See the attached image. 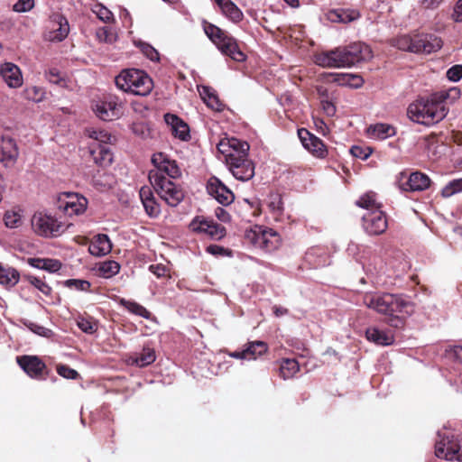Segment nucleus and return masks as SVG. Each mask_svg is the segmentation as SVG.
Returning a JSON list of instances; mask_svg holds the SVG:
<instances>
[{"label":"nucleus","mask_w":462,"mask_h":462,"mask_svg":"<svg viewBox=\"0 0 462 462\" xmlns=\"http://www.w3.org/2000/svg\"><path fill=\"white\" fill-rule=\"evenodd\" d=\"M364 304L383 317L391 327L400 328L406 318L413 312L412 303L402 294L367 293L363 299Z\"/></svg>","instance_id":"1"},{"label":"nucleus","mask_w":462,"mask_h":462,"mask_svg":"<svg viewBox=\"0 0 462 462\" xmlns=\"http://www.w3.org/2000/svg\"><path fill=\"white\" fill-rule=\"evenodd\" d=\"M459 94L457 88H450L433 93L430 98L418 99L409 105L407 116L420 125L427 126L435 125L444 119L448 114V108L444 103L449 98L456 99Z\"/></svg>","instance_id":"2"},{"label":"nucleus","mask_w":462,"mask_h":462,"mask_svg":"<svg viewBox=\"0 0 462 462\" xmlns=\"http://www.w3.org/2000/svg\"><path fill=\"white\" fill-rule=\"evenodd\" d=\"M372 58L370 47L363 42H354L315 55V63L323 68H346Z\"/></svg>","instance_id":"3"},{"label":"nucleus","mask_w":462,"mask_h":462,"mask_svg":"<svg viewBox=\"0 0 462 462\" xmlns=\"http://www.w3.org/2000/svg\"><path fill=\"white\" fill-rule=\"evenodd\" d=\"M116 87L137 96H147L153 88L152 79L147 73L136 69H126L116 77Z\"/></svg>","instance_id":"4"},{"label":"nucleus","mask_w":462,"mask_h":462,"mask_svg":"<svg viewBox=\"0 0 462 462\" xmlns=\"http://www.w3.org/2000/svg\"><path fill=\"white\" fill-rule=\"evenodd\" d=\"M202 27L205 34L224 55L229 56L236 61H243L245 55L239 49L235 38L218 26L203 20Z\"/></svg>","instance_id":"5"},{"label":"nucleus","mask_w":462,"mask_h":462,"mask_svg":"<svg viewBox=\"0 0 462 462\" xmlns=\"http://www.w3.org/2000/svg\"><path fill=\"white\" fill-rule=\"evenodd\" d=\"M398 49L414 53H431L442 46L439 37L433 34H420L413 37L402 35L397 39Z\"/></svg>","instance_id":"6"},{"label":"nucleus","mask_w":462,"mask_h":462,"mask_svg":"<svg viewBox=\"0 0 462 462\" xmlns=\"http://www.w3.org/2000/svg\"><path fill=\"white\" fill-rule=\"evenodd\" d=\"M159 172H149L148 178L155 191L169 206H178L184 198L182 189L166 176Z\"/></svg>","instance_id":"7"},{"label":"nucleus","mask_w":462,"mask_h":462,"mask_svg":"<svg viewBox=\"0 0 462 462\" xmlns=\"http://www.w3.org/2000/svg\"><path fill=\"white\" fill-rule=\"evenodd\" d=\"M245 239L255 247L265 252L276 250L281 244L280 236L277 232L271 228L263 229L261 226H255L253 229L246 230Z\"/></svg>","instance_id":"8"},{"label":"nucleus","mask_w":462,"mask_h":462,"mask_svg":"<svg viewBox=\"0 0 462 462\" xmlns=\"http://www.w3.org/2000/svg\"><path fill=\"white\" fill-rule=\"evenodd\" d=\"M32 226L35 233L45 237L58 236L66 229L64 224L42 212L32 216Z\"/></svg>","instance_id":"9"},{"label":"nucleus","mask_w":462,"mask_h":462,"mask_svg":"<svg viewBox=\"0 0 462 462\" xmlns=\"http://www.w3.org/2000/svg\"><path fill=\"white\" fill-rule=\"evenodd\" d=\"M123 104L117 97L109 96L93 105L95 115L103 121H113L123 114Z\"/></svg>","instance_id":"10"},{"label":"nucleus","mask_w":462,"mask_h":462,"mask_svg":"<svg viewBox=\"0 0 462 462\" xmlns=\"http://www.w3.org/2000/svg\"><path fill=\"white\" fill-rule=\"evenodd\" d=\"M87 206V199L78 193L63 192L57 199L58 209L69 217L84 213Z\"/></svg>","instance_id":"11"},{"label":"nucleus","mask_w":462,"mask_h":462,"mask_svg":"<svg viewBox=\"0 0 462 462\" xmlns=\"http://www.w3.org/2000/svg\"><path fill=\"white\" fill-rule=\"evenodd\" d=\"M227 165L233 176L242 181H247L254 176V164L248 156L230 155Z\"/></svg>","instance_id":"12"},{"label":"nucleus","mask_w":462,"mask_h":462,"mask_svg":"<svg viewBox=\"0 0 462 462\" xmlns=\"http://www.w3.org/2000/svg\"><path fill=\"white\" fill-rule=\"evenodd\" d=\"M362 222L365 232L369 236L382 235L388 227L386 216L382 210H372L366 212L362 217Z\"/></svg>","instance_id":"13"},{"label":"nucleus","mask_w":462,"mask_h":462,"mask_svg":"<svg viewBox=\"0 0 462 462\" xmlns=\"http://www.w3.org/2000/svg\"><path fill=\"white\" fill-rule=\"evenodd\" d=\"M190 228L198 233H203L215 240H220L226 236V228L212 219L197 217L190 223Z\"/></svg>","instance_id":"14"},{"label":"nucleus","mask_w":462,"mask_h":462,"mask_svg":"<svg viewBox=\"0 0 462 462\" xmlns=\"http://www.w3.org/2000/svg\"><path fill=\"white\" fill-rule=\"evenodd\" d=\"M298 136L303 147L314 157L319 159H324L327 157L328 149L321 139L311 134L306 128L299 129Z\"/></svg>","instance_id":"15"},{"label":"nucleus","mask_w":462,"mask_h":462,"mask_svg":"<svg viewBox=\"0 0 462 462\" xmlns=\"http://www.w3.org/2000/svg\"><path fill=\"white\" fill-rule=\"evenodd\" d=\"M17 363L20 367L32 379H45L47 375V367L36 356H22L17 357Z\"/></svg>","instance_id":"16"},{"label":"nucleus","mask_w":462,"mask_h":462,"mask_svg":"<svg viewBox=\"0 0 462 462\" xmlns=\"http://www.w3.org/2000/svg\"><path fill=\"white\" fill-rule=\"evenodd\" d=\"M152 163L155 169L151 170L149 172L157 171L159 172V175H166V177L170 180L175 179L180 175V171L176 162L171 160L168 155L163 152L154 153L152 157Z\"/></svg>","instance_id":"17"},{"label":"nucleus","mask_w":462,"mask_h":462,"mask_svg":"<svg viewBox=\"0 0 462 462\" xmlns=\"http://www.w3.org/2000/svg\"><path fill=\"white\" fill-rule=\"evenodd\" d=\"M152 163L155 169L151 170L149 172L157 171L159 172V175H166V177L170 180L175 179L180 175V171L176 162L171 160L168 155L163 152L154 153L152 157Z\"/></svg>","instance_id":"18"},{"label":"nucleus","mask_w":462,"mask_h":462,"mask_svg":"<svg viewBox=\"0 0 462 462\" xmlns=\"http://www.w3.org/2000/svg\"><path fill=\"white\" fill-rule=\"evenodd\" d=\"M152 163L155 169L151 170L149 172L157 171L159 172V175H166V177L170 180L175 179L180 175V171L176 162L171 160L168 155L163 152L154 153L152 157Z\"/></svg>","instance_id":"19"},{"label":"nucleus","mask_w":462,"mask_h":462,"mask_svg":"<svg viewBox=\"0 0 462 462\" xmlns=\"http://www.w3.org/2000/svg\"><path fill=\"white\" fill-rule=\"evenodd\" d=\"M460 448V445L457 440L447 438L437 442L435 454L439 458L461 461L462 452Z\"/></svg>","instance_id":"20"},{"label":"nucleus","mask_w":462,"mask_h":462,"mask_svg":"<svg viewBox=\"0 0 462 462\" xmlns=\"http://www.w3.org/2000/svg\"><path fill=\"white\" fill-rule=\"evenodd\" d=\"M208 192L214 197L218 203L227 206L234 201V193L216 177H211L207 185Z\"/></svg>","instance_id":"21"},{"label":"nucleus","mask_w":462,"mask_h":462,"mask_svg":"<svg viewBox=\"0 0 462 462\" xmlns=\"http://www.w3.org/2000/svg\"><path fill=\"white\" fill-rule=\"evenodd\" d=\"M51 29L49 38L51 41L61 42L69 32V25L66 17L60 14H53L51 16Z\"/></svg>","instance_id":"22"},{"label":"nucleus","mask_w":462,"mask_h":462,"mask_svg":"<svg viewBox=\"0 0 462 462\" xmlns=\"http://www.w3.org/2000/svg\"><path fill=\"white\" fill-rule=\"evenodd\" d=\"M0 75L10 88H19L23 84V76L19 67L12 62H5L0 66Z\"/></svg>","instance_id":"23"},{"label":"nucleus","mask_w":462,"mask_h":462,"mask_svg":"<svg viewBox=\"0 0 462 462\" xmlns=\"http://www.w3.org/2000/svg\"><path fill=\"white\" fill-rule=\"evenodd\" d=\"M164 120L175 137L181 141H188L189 139V126L181 118L173 114H166Z\"/></svg>","instance_id":"24"},{"label":"nucleus","mask_w":462,"mask_h":462,"mask_svg":"<svg viewBox=\"0 0 462 462\" xmlns=\"http://www.w3.org/2000/svg\"><path fill=\"white\" fill-rule=\"evenodd\" d=\"M430 185V180L428 175L416 171L410 174L408 180L402 187L406 191H421L428 189Z\"/></svg>","instance_id":"25"},{"label":"nucleus","mask_w":462,"mask_h":462,"mask_svg":"<svg viewBox=\"0 0 462 462\" xmlns=\"http://www.w3.org/2000/svg\"><path fill=\"white\" fill-rule=\"evenodd\" d=\"M89 150L94 162L99 166L106 167L112 163L113 153L108 144L97 143V147L95 144H90Z\"/></svg>","instance_id":"26"},{"label":"nucleus","mask_w":462,"mask_h":462,"mask_svg":"<svg viewBox=\"0 0 462 462\" xmlns=\"http://www.w3.org/2000/svg\"><path fill=\"white\" fill-rule=\"evenodd\" d=\"M139 195L147 215L151 217H158L161 212L160 205L156 202L151 189L149 187L141 188Z\"/></svg>","instance_id":"27"},{"label":"nucleus","mask_w":462,"mask_h":462,"mask_svg":"<svg viewBox=\"0 0 462 462\" xmlns=\"http://www.w3.org/2000/svg\"><path fill=\"white\" fill-rule=\"evenodd\" d=\"M112 244L107 235L99 234L89 245V253L96 256H102L109 254Z\"/></svg>","instance_id":"28"},{"label":"nucleus","mask_w":462,"mask_h":462,"mask_svg":"<svg viewBox=\"0 0 462 462\" xmlns=\"http://www.w3.org/2000/svg\"><path fill=\"white\" fill-rule=\"evenodd\" d=\"M218 5L221 13L234 23H238L243 19L242 11L231 0H214Z\"/></svg>","instance_id":"29"},{"label":"nucleus","mask_w":462,"mask_h":462,"mask_svg":"<svg viewBox=\"0 0 462 462\" xmlns=\"http://www.w3.org/2000/svg\"><path fill=\"white\" fill-rule=\"evenodd\" d=\"M367 134L370 138L376 140H385L391 136L395 135L396 131L395 128L389 124L378 123L370 125L367 129Z\"/></svg>","instance_id":"30"},{"label":"nucleus","mask_w":462,"mask_h":462,"mask_svg":"<svg viewBox=\"0 0 462 462\" xmlns=\"http://www.w3.org/2000/svg\"><path fill=\"white\" fill-rule=\"evenodd\" d=\"M359 17V12L355 9L333 10L328 14V19L332 23H347L357 20Z\"/></svg>","instance_id":"31"},{"label":"nucleus","mask_w":462,"mask_h":462,"mask_svg":"<svg viewBox=\"0 0 462 462\" xmlns=\"http://www.w3.org/2000/svg\"><path fill=\"white\" fill-rule=\"evenodd\" d=\"M27 263L34 268L45 270L50 273L58 272L61 268V263L51 258H28Z\"/></svg>","instance_id":"32"},{"label":"nucleus","mask_w":462,"mask_h":462,"mask_svg":"<svg viewBox=\"0 0 462 462\" xmlns=\"http://www.w3.org/2000/svg\"><path fill=\"white\" fill-rule=\"evenodd\" d=\"M369 341H373L377 345L390 346L393 343V336L390 332L380 330L375 328H368L365 332Z\"/></svg>","instance_id":"33"},{"label":"nucleus","mask_w":462,"mask_h":462,"mask_svg":"<svg viewBox=\"0 0 462 462\" xmlns=\"http://www.w3.org/2000/svg\"><path fill=\"white\" fill-rule=\"evenodd\" d=\"M268 350V346L263 341H253L247 344V346L245 348V357L246 359H256L258 356H263Z\"/></svg>","instance_id":"34"},{"label":"nucleus","mask_w":462,"mask_h":462,"mask_svg":"<svg viewBox=\"0 0 462 462\" xmlns=\"http://www.w3.org/2000/svg\"><path fill=\"white\" fill-rule=\"evenodd\" d=\"M20 274L17 270L11 267H4L0 263V283L5 286H14L18 283Z\"/></svg>","instance_id":"35"},{"label":"nucleus","mask_w":462,"mask_h":462,"mask_svg":"<svg viewBox=\"0 0 462 462\" xmlns=\"http://www.w3.org/2000/svg\"><path fill=\"white\" fill-rule=\"evenodd\" d=\"M356 206L365 208L368 211L381 210V204L377 201L376 194L374 192H368L364 194L356 202Z\"/></svg>","instance_id":"36"},{"label":"nucleus","mask_w":462,"mask_h":462,"mask_svg":"<svg viewBox=\"0 0 462 462\" xmlns=\"http://www.w3.org/2000/svg\"><path fill=\"white\" fill-rule=\"evenodd\" d=\"M227 144L231 147V153H228V159L230 155L248 156L250 146L246 142L232 137L228 138Z\"/></svg>","instance_id":"37"},{"label":"nucleus","mask_w":462,"mask_h":462,"mask_svg":"<svg viewBox=\"0 0 462 462\" xmlns=\"http://www.w3.org/2000/svg\"><path fill=\"white\" fill-rule=\"evenodd\" d=\"M87 132L89 138L93 139L90 144H95L96 147H97V143L109 144L111 143L112 136L106 130L88 129Z\"/></svg>","instance_id":"38"},{"label":"nucleus","mask_w":462,"mask_h":462,"mask_svg":"<svg viewBox=\"0 0 462 462\" xmlns=\"http://www.w3.org/2000/svg\"><path fill=\"white\" fill-rule=\"evenodd\" d=\"M299 364L295 359H285L280 366V374L283 379L291 378L299 371Z\"/></svg>","instance_id":"39"},{"label":"nucleus","mask_w":462,"mask_h":462,"mask_svg":"<svg viewBox=\"0 0 462 462\" xmlns=\"http://www.w3.org/2000/svg\"><path fill=\"white\" fill-rule=\"evenodd\" d=\"M121 305H123L128 311L134 315L140 316L146 319L151 318L150 311H148L143 306L137 302L121 300Z\"/></svg>","instance_id":"40"},{"label":"nucleus","mask_w":462,"mask_h":462,"mask_svg":"<svg viewBox=\"0 0 462 462\" xmlns=\"http://www.w3.org/2000/svg\"><path fill=\"white\" fill-rule=\"evenodd\" d=\"M120 271V265L116 261H106L99 264V275L104 278H110L117 274Z\"/></svg>","instance_id":"41"},{"label":"nucleus","mask_w":462,"mask_h":462,"mask_svg":"<svg viewBox=\"0 0 462 462\" xmlns=\"http://www.w3.org/2000/svg\"><path fill=\"white\" fill-rule=\"evenodd\" d=\"M199 93L209 107L217 111L220 110L221 104L218 100V97L209 87H202V90L199 91Z\"/></svg>","instance_id":"42"},{"label":"nucleus","mask_w":462,"mask_h":462,"mask_svg":"<svg viewBox=\"0 0 462 462\" xmlns=\"http://www.w3.org/2000/svg\"><path fill=\"white\" fill-rule=\"evenodd\" d=\"M156 359L155 352L153 349L145 347L143 352L135 358V364L140 367H144L151 365Z\"/></svg>","instance_id":"43"},{"label":"nucleus","mask_w":462,"mask_h":462,"mask_svg":"<svg viewBox=\"0 0 462 462\" xmlns=\"http://www.w3.org/2000/svg\"><path fill=\"white\" fill-rule=\"evenodd\" d=\"M26 279L32 286L38 289L42 293H43L46 296L51 295L52 289L42 279L32 275L26 276Z\"/></svg>","instance_id":"44"},{"label":"nucleus","mask_w":462,"mask_h":462,"mask_svg":"<svg viewBox=\"0 0 462 462\" xmlns=\"http://www.w3.org/2000/svg\"><path fill=\"white\" fill-rule=\"evenodd\" d=\"M462 191V178L453 180L452 181L448 182L441 191V194L445 198L451 197L455 193L461 192Z\"/></svg>","instance_id":"45"},{"label":"nucleus","mask_w":462,"mask_h":462,"mask_svg":"<svg viewBox=\"0 0 462 462\" xmlns=\"http://www.w3.org/2000/svg\"><path fill=\"white\" fill-rule=\"evenodd\" d=\"M4 221L8 228H16L22 225L21 215L14 211H7L4 216Z\"/></svg>","instance_id":"46"},{"label":"nucleus","mask_w":462,"mask_h":462,"mask_svg":"<svg viewBox=\"0 0 462 462\" xmlns=\"http://www.w3.org/2000/svg\"><path fill=\"white\" fill-rule=\"evenodd\" d=\"M93 12L97 14L98 19L104 23H111L114 20L112 12L103 5H96Z\"/></svg>","instance_id":"47"},{"label":"nucleus","mask_w":462,"mask_h":462,"mask_svg":"<svg viewBox=\"0 0 462 462\" xmlns=\"http://www.w3.org/2000/svg\"><path fill=\"white\" fill-rule=\"evenodd\" d=\"M64 285L70 289H75L77 291H87L90 288L89 282L86 280L80 279H69L64 282Z\"/></svg>","instance_id":"48"},{"label":"nucleus","mask_w":462,"mask_h":462,"mask_svg":"<svg viewBox=\"0 0 462 462\" xmlns=\"http://www.w3.org/2000/svg\"><path fill=\"white\" fill-rule=\"evenodd\" d=\"M78 327L85 333L93 334L97 331V323L92 319L79 318L77 321Z\"/></svg>","instance_id":"49"},{"label":"nucleus","mask_w":462,"mask_h":462,"mask_svg":"<svg viewBox=\"0 0 462 462\" xmlns=\"http://www.w3.org/2000/svg\"><path fill=\"white\" fill-rule=\"evenodd\" d=\"M140 49L142 52L152 61H158L160 60L159 52L149 43L141 42Z\"/></svg>","instance_id":"50"},{"label":"nucleus","mask_w":462,"mask_h":462,"mask_svg":"<svg viewBox=\"0 0 462 462\" xmlns=\"http://www.w3.org/2000/svg\"><path fill=\"white\" fill-rule=\"evenodd\" d=\"M25 97L34 102H41L44 97V92L41 88L31 87L25 89Z\"/></svg>","instance_id":"51"},{"label":"nucleus","mask_w":462,"mask_h":462,"mask_svg":"<svg viewBox=\"0 0 462 462\" xmlns=\"http://www.w3.org/2000/svg\"><path fill=\"white\" fill-rule=\"evenodd\" d=\"M350 152L354 157L366 160L371 154V150L368 147L364 148L359 145H353L350 149Z\"/></svg>","instance_id":"52"},{"label":"nucleus","mask_w":462,"mask_h":462,"mask_svg":"<svg viewBox=\"0 0 462 462\" xmlns=\"http://www.w3.org/2000/svg\"><path fill=\"white\" fill-rule=\"evenodd\" d=\"M58 374L67 379H76L79 376V373L65 365H59L57 366Z\"/></svg>","instance_id":"53"},{"label":"nucleus","mask_w":462,"mask_h":462,"mask_svg":"<svg viewBox=\"0 0 462 462\" xmlns=\"http://www.w3.org/2000/svg\"><path fill=\"white\" fill-rule=\"evenodd\" d=\"M33 6L34 0H18L13 9L17 13H24L30 11Z\"/></svg>","instance_id":"54"},{"label":"nucleus","mask_w":462,"mask_h":462,"mask_svg":"<svg viewBox=\"0 0 462 462\" xmlns=\"http://www.w3.org/2000/svg\"><path fill=\"white\" fill-rule=\"evenodd\" d=\"M447 78L453 81L457 82L462 79V65H454L447 71Z\"/></svg>","instance_id":"55"},{"label":"nucleus","mask_w":462,"mask_h":462,"mask_svg":"<svg viewBox=\"0 0 462 462\" xmlns=\"http://www.w3.org/2000/svg\"><path fill=\"white\" fill-rule=\"evenodd\" d=\"M25 325L31 331L39 336L49 337L50 334L51 333V331L49 328L33 322H28L25 323Z\"/></svg>","instance_id":"56"},{"label":"nucleus","mask_w":462,"mask_h":462,"mask_svg":"<svg viewBox=\"0 0 462 462\" xmlns=\"http://www.w3.org/2000/svg\"><path fill=\"white\" fill-rule=\"evenodd\" d=\"M328 77L330 80L341 86H348L349 73H330Z\"/></svg>","instance_id":"57"},{"label":"nucleus","mask_w":462,"mask_h":462,"mask_svg":"<svg viewBox=\"0 0 462 462\" xmlns=\"http://www.w3.org/2000/svg\"><path fill=\"white\" fill-rule=\"evenodd\" d=\"M149 270L158 278L166 276L168 272L166 266L161 263L151 264Z\"/></svg>","instance_id":"58"},{"label":"nucleus","mask_w":462,"mask_h":462,"mask_svg":"<svg viewBox=\"0 0 462 462\" xmlns=\"http://www.w3.org/2000/svg\"><path fill=\"white\" fill-rule=\"evenodd\" d=\"M321 106L324 113H326V115H328V116H333L336 114V106L331 101L328 99H322Z\"/></svg>","instance_id":"59"},{"label":"nucleus","mask_w":462,"mask_h":462,"mask_svg":"<svg viewBox=\"0 0 462 462\" xmlns=\"http://www.w3.org/2000/svg\"><path fill=\"white\" fill-rule=\"evenodd\" d=\"M364 83V79L357 74L349 73V83L348 86L354 88H360Z\"/></svg>","instance_id":"60"},{"label":"nucleus","mask_w":462,"mask_h":462,"mask_svg":"<svg viewBox=\"0 0 462 462\" xmlns=\"http://www.w3.org/2000/svg\"><path fill=\"white\" fill-rule=\"evenodd\" d=\"M444 0H421L420 5L425 9L435 10L437 9Z\"/></svg>","instance_id":"61"},{"label":"nucleus","mask_w":462,"mask_h":462,"mask_svg":"<svg viewBox=\"0 0 462 462\" xmlns=\"http://www.w3.org/2000/svg\"><path fill=\"white\" fill-rule=\"evenodd\" d=\"M228 138L222 139L217 144V150L226 155V161L228 159V153H231V147L227 144Z\"/></svg>","instance_id":"62"},{"label":"nucleus","mask_w":462,"mask_h":462,"mask_svg":"<svg viewBox=\"0 0 462 462\" xmlns=\"http://www.w3.org/2000/svg\"><path fill=\"white\" fill-rule=\"evenodd\" d=\"M47 79L53 84H59L62 79L60 72L56 69H50L46 75Z\"/></svg>","instance_id":"63"},{"label":"nucleus","mask_w":462,"mask_h":462,"mask_svg":"<svg viewBox=\"0 0 462 462\" xmlns=\"http://www.w3.org/2000/svg\"><path fill=\"white\" fill-rule=\"evenodd\" d=\"M452 17L457 23L462 22V0L457 1Z\"/></svg>","instance_id":"64"}]
</instances>
